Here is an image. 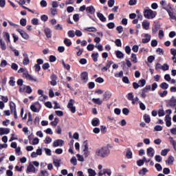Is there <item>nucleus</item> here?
<instances>
[{
  "label": "nucleus",
  "mask_w": 176,
  "mask_h": 176,
  "mask_svg": "<svg viewBox=\"0 0 176 176\" xmlns=\"http://www.w3.org/2000/svg\"><path fill=\"white\" fill-rule=\"evenodd\" d=\"M155 160H156L157 163H160L162 160V156L159 155H155Z\"/></svg>",
  "instance_id": "56"
},
{
  "label": "nucleus",
  "mask_w": 176,
  "mask_h": 176,
  "mask_svg": "<svg viewBox=\"0 0 176 176\" xmlns=\"http://www.w3.org/2000/svg\"><path fill=\"white\" fill-rule=\"evenodd\" d=\"M146 83V81L144 79L139 80L138 85L140 87H144L145 86V84Z\"/></svg>",
  "instance_id": "37"
},
{
  "label": "nucleus",
  "mask_w": 176,
  "mask_h": 176,
  "mask_svg": "<svg viewBox=\"0 0 176 176\" xmlns=\"http://www.w3.org/2000/svg\"><path fill=\"white\" fill-rule=\"evenodd\" d=\"M11 68L12 69H14V71H17V69H19V65L16 63H12Z\"/></svg>",
  "instance_id": "53"
},
{
  "label": "nucleus",
  "mask_w": 176,
  "mask_h": 176,
  "mask_svg": "<svg viewBox=\"0 0 176 176\" xmlns=\"http://www.w3.org/2000/svg\"><path fill=\"white\" fill-rule=\"evenodd\" d=\"M165 122L167 127H170L171 126V117L168 116V115H166L165 116Z\"/></svg>",
  "instance_id": "19"
},
{
  "label": "nucleus",
  "mask_w": 176,
  "mask_h": 176,
  "mask_svg": "<svg viewBox=\"0 0 176 176\" xmlns=\"http://www.w3.org/2000/svg\"><path fill=\"white\" fill-rule=\"evenodd\" d=\"M67 35L69 38L75 37V32L74 30H70L67 32Z\"/></svg>",
  "instance_id": "44"
},
{
  "label": "nucleus",
  "mask_w": 176,
  "mask_h": 176,
  "mask_svg": "<svg viewBox=\"0 0 176 176\" xmlns=\"http://www.w3.org/2000/svg\"><path fill=\"white\" fill-rule=\"evenodd\" d=\"M25 93H28V94H31L32 93V89H31V87L26 86L25 88Z\"/></svg>",
  "instance_id": "45"
},
{
  "label": "nucleus",
  "mask_w": 176,
  "mask_h": 176,
  "mask_svg": "<svg viewBox=\"0 0 176 176\" xmlns=\"http://www.w3.org/2000/svg\"><path fill=\"white\" fill-rule=\"evenodd\" d=\"M92 101L94 104H98V105H101L102 104V100H100V98H92Z\"/></svg>",
  "instance_id": "31"
},
{
  "label": "nucleus",
  "mask_w": 176,
  "mask_h": 176,
  "mask_svg": "<svg viewBox=\"0 0 176 176\" xmlns=\"http://www.w3.org/2000/svg\"><path fill=\"white\" fill-rule=\"evenodd\" d=\"M162 130H163V126H162L160 125H156L154 127V131H162Z\"/></svg>",
  "instance_id": "47"
},
{
  "label": "nucleus",
  "mask_w": 176,
  "mask_h": 176,
  "mask_svg": "<svg viewBox=\"0 0 176 176\" xmlns=\"http://www.w3.org/2000/svg\"><path fill=\"white\" fill-rule=\"evenodd\" d=\"M88 173L89 176H96L97 173H96V170H93L92 168L88 169Z\"/></svg>",
  "instance_id": "32"
},
{
  "label": "nucleus",
  "mask_w": 176,
  "mask_h": 176,
  "mask_svg": "<svg viewBox=\"0 0 176 176\" xmlns=\"http://www.w3.org/2000/svg\"><path fill=\"white\" fill-rule=\"evenodd\" d=\"M98 53L92 54L91 57L95 63H97V61H98Z\"/></svg>",
  "instance_id": "36"
},
{
  "label": "nucleus",
  "mask_w": 176,
  "mask_h": 176,
  "mask_svg": "<svg viewBox=\"0 0 176 176\" xmlns=\"http://www.w3.org/2000/svg\"><path fill=\"white\" fill-rule=\"evenodd\" d=\"M50 12H51V14H52V16H56V14H57V9H56V8H51Z\"/></svg>",
  "instance_id": "60"
},
{
  "label": "nucleus",
  "mask_w": 176,
  "mask_h": 176,
  "mask_svg": "<svg viewBox=\"0 0 176 176\" xmlns=\"http://www.w3.org/2000/svg\"><path fill=\"white\" fill-rule=\"evenodd\" d=\"M15 153L17 156H20V155L22 154L21 148L20 146H18L15 148Z\"/></svg>",
  "instance_id": "35"
},
{
  "label": "nucleus",
  "mask_w": 176,
  "mask_h": 176,
  "mask_svg": "<svg viewBox=\"0 0 176 176\" xmlns=\"http://www.w3.org/2000/svg\"><path fill=\"white\" fill-rule=\"evenodd\" d=\"M4 36H5L6 38L7 39V43H8V42H10V35H9V33L5 32V33H4Z\"/></svg>",
  "instance_id": "61"
},
{
  "label": "nucleus",
  "mask_w": 176,
  "mask_h": 176,
  "mask_svg": "<svg viewBox=\"0 0 176 176\" xmlns=\"http://www.w3.org/2000/svg\"><path fill=\"white\" fill-rule=\"evenodd\" d=\"M17 32L20 34V35L22 36V38H23V39H25L26 41L28 40L30 38V36H28V34L23 31V30H17Z\"/></svg>",
  "instance_id": "8"
},
{
  "label": "nucleus",
  "mask_w": 176,
  "mask_h": 176,
  "mask_svg": "<svg viewBox=\"0 0 176 176\" xmlns=\"http://www.w3.org/2000/svg\"><path fill=\"white\" fill-rule=\"evenodd\" d=\"M60 162H61V159H54L53 161V163H54V165L55 166V167H60Z\"/></svg>",
  "instance_id": "28"
},
{
  "label": "nucleus",
  "mask_w": 176,
  "mask_h": 176,
  "mask_svg": "<svg viewBox=\"0 0 176 176\" xmlns=\"http://www.w3.org/2000/svg\"><path fill=\"white\" fill-rule=\"evenodd\" d=\"M63 145H64V140H56L53 142V146L54 148H57V146H63Z\"/></svg>",
  "instance_id": "7"
},
{
  "label": "nucleus",
  "mask_w": 176,
  "mask_h": 176,
  "mask_svg": "<svg viewBox=\"0 0 176 176\" xmlns=\"http://www.w3.org/2000/svg\"><path fill=\"white\" fill-rule=\"evenodd\" d=\"M23 76L28 79V80H32V82H36L37 79L34 76L30 75L28 72L23 73Z\"/></svg>",
  "instance_id": "6"
},
{
  "label": "nucleus",
  "mask_w": 176,
  "mask_h": 176,
  "mask_svg": "<svg viewBox=\"0 0 176 176\" xmlns=\"http://www.w3.org/2000/svg\"><path fill=\"white\" fill-rule=\"evenodd\" d=\"M74 104H75V100L73 99H70L67 104V108H69V111H71L72 113H75V112H76V108L74 107Z\"/></svg>",
  "instance_id": "3"
},
{
  "label": "nucleus",
  "mask_w": 176,
  "mask_h": 176,
  "mask_svg": "<svg viewBox=\"0 0 176 176\" xmlns=\"http://www.w3.org/2000/svg\"><path fill=\"white\" fill-rule=\"evenodd\" d=\"M144 36L145 38L142 39V43H148V42H149V41H151V35H149L148 34H145Z\"/></svg>",
  "instance_id": "20"
},
{
  "label": "nucleus",
  "mask_w": 176,
  "mask_h": 176,
  "mask_svg": "<svg viewBox=\"0 0 176 176\" xmlns=\"http://www.w3.org/2000/svg\"><path fill=\"white\" fill-rule=\"evenodd\" d=\"M107 26L109 30H113V28H115V23L113 22H111L107 23Z\"/></svg>",
  "instance_id": "46"
},
{
  "label": "nucleus",
  "mask_w": 176,
  "mask_h": 176,
  "mask_svg": "<svg viewBox=\"0 0 176 176\" xmlns=\"http://www.w3.org/2000/svg\"><path fill=\"white\" fill-rule=\"evenodd\" d=\"M142 25L144 30H149L150 23L148 21H143Z\"/></svg>",
  "instance_id": "25"
},
{
  "label": "nucleus",
  "mask_w": 176,
  "mask_h": 176,
  "mask_svg": "<svg viewBox=\"0 0 176 176\" xmlns=\"http://www.w3.org/2000/svg\"><path fill=\"white\" fill-rule=\"evenodd\" d=\"M122 113H123L124 115L127 116V115H129V113H130V110H129V109H127V108H124V109H122Z\"/></svg>",
  "instance_id": "59"
},
{
  "label": "nucleus",
  "mask_w": 176,
  "mask_h": 176,
  "mask_svg": "<svg viewBox=\"0 0 176 176\" xmlns=\"http://www.w3.org/2000/svg\"><path fill=\"white\" fill-rule=\"evenodd\" d=\"M155 167L157 171H162V170H163V167H162V165H160V164H155Z\"/></svg>",
  "instance_id": "48"
},
{
  "label": "nucleus",
  "mask_w": 176,
  "mask_h": 176,
  "mask_svg": "<svg viewBox=\"0 0 176 176\" xmlns=\"http://www.w3.org/2000/svg\"><path fill=\"white\" fill-rule=\"evenodd\" d=\"M138 0H129V5L130 6H134V5H137Z\"/></svg>",
  "instance_id": "57"
},
{
  "label": "nucleus",
  "mask_w": 176,
  "mask_h": 176,
  "mask_svg": "<svg viewBox=\"0 0 176 176\" xmlns=\"http://www.w3.org/2000/svg\"><path fill=\"white\" fill-rule=\"evenodd\" d=\"M126 157L127 159L133 158V153L130 150L126 151Z\"/></svg>",
  "instance_id": "43"
},
{
  "label": "nucleus",
  "mask_w": 176,
  "mask_h": 176,
  "mask_svg": "<svg viewBox=\"0 0 176 176\" xmlns=\"http://www.w3.org/2000/svg\"><path fill=\"white\" fill-rule=\"evenodd\" d=\"M109 153V148L107 146L98 148L96 151V156H99V157H107Z\"/></svg>",
  "instance_id": "1"
},
{
  "label": "nucleus",
  "mask_w": 176,
  "mask_h": 176,
  "mask_svg": "<svg viewBox=\"0 0 176 176\" xmlns=\"http://www.w3.org/2000/svg\"><path fill=\"white\" fill-rule=\"evenodd\" d=\"M170 152V148H165L162 150L161 155L162 156H167V154Z\"/></svg>",
  "instance_id": "33"
},
{
  "label": "nucleus",
  "mask_w": 176,
  "mask_h": 176,
  "mask_svg": "<svg viewBox=\"0 0 176 176\" xmlns=\"http://www.w3.org/2000/svg\"><path fill=\"white\" fill-rule=\"evenodd\" d=\"M52 138L50 137L47 136L45 138V144H50V142H52Z\"/></svg>",
  "instance_id": "62"
},
{
  "label": "nucleus",
  "mask_w": 176,
  "mask_h": 176,
  "mask_svg": "<svg viewBox=\"0 0 176 176\" xmlns=\"http://www.w3.org/2000/svg\"><path fill=\"white\" fill-rule=\"evenodd\" d=\"M91 124L94 126H97L100 125V120L97 118H94L91 121Z\"/></svg>",
  "instance_id": "22"
},
{
  "label": "nucleus",
  "mask_w": 176,
  "mask_h": 176,
  "mask_svg": "<svg viewBox=\"0 0 176 176\" xmlns=\"http://www.w3.org/2000/svg\"><path fill=\"white\" fill-rule=\"evenodd\" d=\"M38 176H49V173L46 170H41Z\"/></svg>",
  "instance_id": "50"
},
{
  "label": "nucleus",
  "mask_w": 176,
  "mask_h": 176,
  "mask_svg": "<svg viewBox=\"0 0 176 176\" xmlns=\"http://www.w3.org/2000/svg\"><path fill=\"white\" fill-rule=\"evenodd\" d=\"M157 12L151 9H146L144 10V16L146 19H152L156 17Z\"/></svg>",
  "instance_id": "2"
},
{
  "label": "nucleus",
  "mask_w": 176,
  "mask_h": 176,
  "mask_svg": "<svg viewBox=\"0 0 176 176\" xmlns=\"http://www.w3.org/2000/svg\"><path fill=\"white\" fill-rule=\"evenodd\" d=\"M38 169L35 168L33 164H30L27 168V173H36Z\"/></svg>",
  "instance_id": "9"
},
{
  "label": "nucleus",
  "mask_w": 176,
  "mask_h": 176,
  "mask_svg": "<svg viewBox=\"0 0 176 176\" xmlns=\"http://www.w3.org/2000/svg\"><path fill=\"white\" fill-rule=\"evenodd\" d=\"M23 65H28V64L30 63V58H28V54H27L26 53L23 54Z\"/></svg>",
  "instance_id": "18"
},
{
  "label": "nucleus",
  "mask_w": 176,
  "mask_h": 176,
  "mask_svg": "<svg viewBox=\"0 0 176 176\" xmlns=\"http://www.w3.org/2000/svg\"><path fill=\"white\" fill-rule=\"evenodd\" d=\"M70 163L73 164V166H76L78 164V161L76 160V157H72L70 160Z\"/></svg>",
  "instance_id": "34"
},
{
  "label": "nucleus",
  "mask_w": 176,
  "mask_h": 176,
  "mask_svg": "<svg viewBox=\"0 0 176 176\" xmlns=\"http://www.w3.org/2000/svg\"><path fill=\"white\" fill-rule=\"evenodd\" d=\"M160 88L163 89V90H166V89H168V84H167L166 82H162L160 85Z\"/></svg>",
  "instance_id": "38"
},
{
  "label": "nucleus",
  "mask_w": 176,
  "mask_h": 176,
  "mask_svg": "<svg viewBox=\"0 0 176 176\" xmlns=\"http://www.w3.org/2000/svg\"><path fill=\"white\" fill-rule=\"evenodd\" d=\"M144 120L146 122V123H150L151 122V117L146 114L144 116Z\"/></svg>",
  "instance_id": "42"
},
{
  "label": "nucleus",
  "mask_w": 176,
  "mask_h": 176,
  "mask_svg": "<svg viewBox=\"0 0 176 176\" xmlns=\"http://www.w3.org/2000/svg\"><path fill=\"white\" fill-rule=\"evenodd\" d=\"M44 31L47 38H52V30L50 28H45Z\"/></svg>",
  "instance_id": "24"
},
{
  "label": "nucleus",
  "mask_w": 176,
  "mask_h": 176,
  "mask_svg": "<svg viewBox=\"0 0 176 176\" xmlns=\"http://www.w3.org/2000/svg\"><path fill=\"white\" fill-rule=\"evenodd\" d=\"M167 12L170 19H172V20H175L176 21V16L174 14V12H173V8L171 7L169 8V10H167Z\"/></svg>",
  "instance_id": "12"
},
{
  "label": "nucleus",
  "mask_w": 176,
  "mask_h": 176,
  "mask_svg": "<svg viewBox=\"0 0 176 176\" xmlns=\"http://www.w3.org/2000/svg\"><path fill=\"white\" fill-rule=\"evenodd\" d=\"M146 173H148V169L146 168H143L140 172L139 174H140V175H145V174H146Z\"/></svg>",
  "instance_id": "39"
},
{
  "label": "nucleus",
  "mask_w": 176,
  "mask_h": 176,
  "mask_svg": "<svg viewBox=\"0 0 176 176\" xmlns=\"http://www.w3.org/2000/svg\"><path fill=\"white\" fill-rule=\"evenodd\" d=\"M84 155L85 157H87L89 156V148H87V145H85V148H84Z\"/></svg>",
  "instance_id": "41"
},
{
  "label": "nucleus",
  "mask_w": 176,
  "mask_h": 176,
  "mask_svg": "<svg viewBox=\"0 0 176 176\" xmlns=\"http://www.w3.org/2000/svg\"><path fill=\"white\" fill-rule=\"evenodd\" d=\"M20 24L23 27H25V25H27V20H25V19H21L20 21Z\"/></svg>",
  "instance_id": "51"
},
{
  "label": "nucleus",
  "mask_w": 176,
  "mask_h": 176,
  "mask_svg": "<svg viewBox=\"0 0 176 176\" xmlns=\"http://www.w3.org/2000/svg\"><path fill=\"white\" fill-rule=\"evenodd\" d=\"M168 107H175L176 106V99L174 97H172L167 103Z\"/></svg>",
  "instance_id": "10"
},
{
  "label": "nucleus",
  "mask_w": 176,
  "mask_h": 176,
  "mask_svg": "<svg viewBox=\"0 0 176 176\" xmlns=\"http://www.w3.org/2000/svg\"><path fill=\"white\" fill-rule=\"evenodd\" d=\"M115 43L118 47H122V41L120 39H116Z\"/></svg>",
  "instance_id": "55"
},
{
  "label": "nucleus",
  "mask_w": 176,
  "mask_h": 176,
  "mask_svg": "<svg viewBox=\"0 0 176 176\" xmlns=\"http://www.w3.org/2000/svg\"><path fill=\"white\" fill-rule=\"evenodd\" d=\"M64 43L65 45H66V46H71L72 45V42H71V41L68 38H65L64 39Z\"/></svg>",
  "instance_id": "40"
},
{
  "label": "nucleus",
  "mask_w": 176,
  "mask_h": 176,
  "mask_svg": "<svg viewBox=\"0 0 176 176\" xmlns=\"http://www.w3.org/2000/svg\"><path fill=\"white\" fill-rule=\"evenodd\" d=\"M97 16L100 20V21H102L103 23L107 21V18L104 16V14H101L100 12H97Z\"/></svg>",
  "instance_id": "21"
},
{
  "label": "nucleus",
  "mask_w": 176,
  "mask_h": 176,
  "mask_svg": "<svg viewBox=\"0 0 176 176\" xmlns=\"http://www.w3.org/2000/svg\"><path fill=\"white\" fill-rule=\"evenodd\" d=\"M116 56L118 58H124V54L120 51H116Z\"/></svg>",
  "instance_id": "26"
},
{
  "label": "nucleus",
  "mask_w": 176,
  "mask_h": 176,
  "mask_svg": "<svg viewBox=\"0 0 176 176\" xmlns=\"http://www.w3.org/2000/svg\"><path fill=\"white\" fill-rule=\"evenodd\" d=\"M75 35L76 36H82V35H83V34L82 33V31L77 30H76Z\"/></svg>",
  "instance_id": "64"
},
{
  "label": "nucleus",
  "mask_w": 176,
  "mask_h": 176,
  "mask_svg": "<svg viewBox=\"0 0 176 176\" xmlns=\"http://www.w3.org/2000/svg\"><path fill=\"white\" fill-rule=\"evenodd\" d=\"M41 108H42V106L39 102H35L30 107V109L32 112H39V111H41Z\"/></svg>",
  "instance_id": "4"
},
{
  "label": "nucleus",
  "mask_w": 176,
  "mask_h": 176,
  "mask_svg": "<svg viewBox=\"0 0 176 176\" xmlns=\"http://www.w3.org/2000/svg\"><path fill=\"white\" fill-rule=\"evenodd\" d=\"M160 5H161L162 9H164L166 11L168 10V9H167V7L170 6V4H167V1H166V0L161 1Z\"/></svg>",
  "instance_id": "16"
},
{
  "label": "nucleus",
  "mask_w": 176,
  "mask_h": 176,
  "mask_svg": "<svg viewBox=\"0 0 176 176\" xmlns=\"http://www.w3.org/2000/svg\"><path fill=\"white\" fill-rule=\"evenodd\" d=\"M44 151L47 156H52V150L50 148H45Z\"/></svg>",
  "instance_id": "49"
},
{
  "label": "nucleus",
  "mask_w": 176,
  "mask_h": 176,
  "mask_svg": "<svg viewBox=\"0 0 176 176\" xmlns=\"http://www.w3.org/2000/svg\"><path fill=\"white\" fill-rule=\"evenodd\" d=\"M10 133V129L8 128H0V135H3V134H9Z\"/></svg>",
  "instance_id": "17"
},
{
  "label": "nucleus",
  "mask_w": 176,
  "mask_h": 176,
  "mask_svg": "<svg viewBox=\"0 0 176 176\" xmlns=\"http://www.w3.org/2000/svg\"><path fill=\"white\" fill-rule=\"evenodd\" d=\"M147 155L150 156V157H153V156H155V150L153 148L150 147L147 148Z\"/></svg>",
  "instance_id": "15"
},
{
  "label": "nucleus",
  "mask_w": 176,
  "mask_h": 176,
  "mask_svg": "<svg viewBox=\"0 0 176 176\" xmlns=\"http://www.w3.org/2000/svg\"><path fill=\"white\" fill-rule=\"evenodd\" d=\"M112 97V93L109 91H107L104 94L103 101H108Z\"/></svg>",
  "instance_id": "13"
},
{
  "label": "nucleus",
  "mask_w": 176,
  "mask_h": 176,
  "mask_svg": "<svg viewBox=\"0 0 176 176\" xmlns=\"http://www.w3.org/2000/svg\"><path fill=\"white\" fill-rule=\"evenodd\" d=\"M0 47L1 50H6V44L2 39L0 40Z\"/></svg>",
  "instance_id": "30"
},
{
  "label": "nucleus",
  "mask_w": 176,
  "mask_h": 176,
  "mask_svg": "<svg viewBox=\"0 0 176 176\" xmlns=\"http://www.w3.org/2000/svg\"><path fill=\"white\" fill-rule=\"evenodd\" d=\"M162 71H168V65L167 64H164L162 67Z\"/></svg>",
  "instance_id": "63"
},
{
  "label": "nucleus",
  "mask_w": 176,
  "mask_h": 176,
  "mask_svg": "<svg viewBox=\"0 0 176 176\" xmlns=\"http://www.w3.org/2000/svg\"><path fill=\"white\" fill-rule=\"evenodd\" d=\"M174 157L173 155H170L168 158V160L166 161V164H170L173 165L174 163Z\"/></svg>",
  "instance_id": "23"
},
{
  "label": "nucleus",
  "mask_w": 176,
  "mask_h": 176,
  "mask_svg": "<svg viewBox=\"0 0 176 176\" xmlns=\"http://www.w3.org/2000/svg\"><path fill=\"white\" fill-rule=\"evenodd\" d=\"M86 12L87 13H90L91 14H93L94 13H96V9L93 6H90L89 7L86 8Z\"/></svg>",
  "instance_id": "14"
},
{
  "label": "nucleus",
  "mask_w": 176,
  "mask_h": 176,
  "mask_svg": "<svg viewBox=\"0 0 176 176\" xmlns=\"http://www.w3.org/2000/svg\"><path fill=\"white\" fill-rule=\"evenodd\" d=\"M87 50H89V52H93L94 49V45L93 44H89L87 45Z\"/></svg>",
  "instance_id": "54"
},
{
  "label": "nucleus",
  "mask_w": 176,
  "mask_h": 176,
  "mask_svg": "<svg viewBox=\"0 0 176 176\" xmlns=\"http://www.w3.org/2000/svg\"><path fill=\"white\" fill-rule=\"evenodd\" d=\"M131 60L132 63H134V64H136V63H138V59L137 58V55L135 54H132Z\"/></svg>",
  "instance_id": "27"
},
{
  "label": "nucleus",
  "mask_w": 176,
  "mask_h": 176,
  "mask_svg": "<svg viewBox=\"0 0 176 176\" xmlns=\"http://www.w3.org/2000/svg\"><path fill=\"white\" fill-rule=\"evenodd\" d=\"M88 76H89V74L86 72H84L81 74V79H82V82H84V83H86V82H87V80H89Z\"/></svg>",
  "instance_id": "11"
},
{
  "label": "nucleus",
  "mask_w": 176,
  "mask_h": 176,
  "mask_svg": "<svg viewBox=\"0 0 176 176\" xmlns=\"http://www.w3.org/2000/svg\"><path fill=\"white\" fill-rule=\"evenodd\" d=\"M10 109L12 113H14V111H16V104L12 102V104H10Z\"/></svg>",
  "instance_id": "58"
},
{
  "label": "nucleus",
  "mask_w": 176,
  "mask_h": 176,
  "mask_svg": "<svg viewBox=\"0 0 176 176\" xmlns=\"http://www.w3.org/2000/svg\"><path fill=\"white\" fill-rule=\"evenodd\" d=\"M107 3L109 8H112L115 5V0H109Z\"/></svg>",
  "instance_id": "52"
},
{
  "label": "nucleus",
  "mask_w": 176,
  "mask_h": 176,
  "mask_svg": "<svg viewBox=\"0 0 176 176\" xmlns=\"http://www.w3.org/2000/svg\"><path fill=\"white\" fill-rule=\"evenodd\" d=\"M149 90H151V85H147L144 88L141 89L140 96L142 97V98H145L146 97V93H148L149 91Z\"/></svg>",
  "instance_id": "5"
},
{
  "label": "nucleus",
  "mask_w": 176,
  "mask_h": 176,
  "mask_svg": "<svg viewBox=\"0 0 176 176\" xmlns=\"http://www.w3.org/2000/svg\"><path fill=\"white\" fill-rule=\"evenodd\" d=\"M84 30L88 32H97V29H96L94 27L86 28Z\"/></svg>",
  "instance_id": "29"
}]
</instances>
